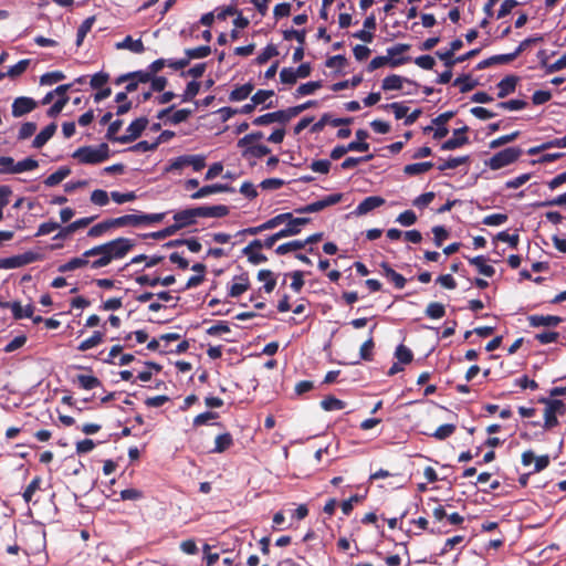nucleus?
<instances>
[{
	"label": "nucleus",
	"instance_id": "1",
	"mask_svg": "<svg viewBox=\"0 0 566 566\" xmlns=\"http://www.w3.org/2000/svg\"><path fill=\"white\" fill-rule=\"evenodd\" d=\"M136 245L135 240L119 237L103 244L88 249L95 258L91 262L92 269H101L109 265L113 261L124 259Z\"/></svg>",
	"mask_w": 566,
	"mask_h": 566
},
{
	"label": "nucleus",
	"instance_id": "2",
	"mask_svg": "<svg viewBox=\"0 0 566 566\" xmlns=\"http://www.w3.org/2000/svg\"><path fill=\"white\" fill-rule=\"evenodd\" d=\"M230 212L226 205L202 206L180 210L174 214L175 223L172 224L177 232L184 228L197 223V218H223Z\"/></svg>",
	"mask_w": 566,
	"mask_h": 566
},
{
	"label": "nucleus",
	"instance_id": "3",
	"mask_svg": "<svg viewBox=\"0 0 566 566\" xmlns=\"http://www.w3.org/2000/svg\"><path fill=\"white\" fill-rule=\"evenodd\" d=\"M72 156L81 164L97 165L109 158V147L106 143H102L97 147L83 146L77 148Z\"/></svg>",
	"mask_w": 566,
	"mask_h": 566
},
{
	"label": "nucleus",
	"instance_id": "4",
	"mask_svg": "<svg viewBox=\"0 0 566 566\" xmlns=\"http://www.w3.org/2000/svg\"><path fill=\"white\" fill-rule=\"evenodd\" d=\"M539 403L545 405L544 409V423L543 427L546 430H551L558 426L557 416H564L566 413V405L563 400L541 397Z\"/></svg>",
	"mask_w": 566,
	"mask_h": 566
},
{
	"label": "nucleus",
	"instance_id": "5",
	"mask_svg": "<svg viewBox=\"0 0 566 566\" xmlns=\"http://www.w3.org/2000/svg\"><path fill=\"white\" fill-rule=\"evenodd\" d=\"M522 153L523 151L520 147H507L494 154L489 160L485 161V166L492 170H499L515 163Z\"/></svg>",
	"mask_w": 566,
	"mask_h": 566
},
{
	"label": "nucleus",
	"instance_id": "6",
	"mask_svg": "<svg viewBox=\"0 0 566 566\" xmlns=\"http://www.w3.org/2000/svg\"><path fill=\"white\" fill-rule=\"evenodd\" d=\"M41 260H43L42 254L33 251H27L22 254L0 259V269H18Z\"/></svg>",
	"mask_w": 566,
	"mask_h": 566
},
{
	"label": "nucleus",
	"instance_id": "7",
	"mask_svg": "<svg viewBox=\"0 0 566 566\" xmlns=\"http://www.w3.org/2000/svg\"><path fill=\"white\" fill-rule=\"evenodd\" d=\"M342 199H343L342 193H332L329 196H326L322 200L308 203L301 208H296L295 212L300 213V214L318 212L327 207H331V206H334V205L340 202Z\"/></svg>",
	"mask_w": 566,
	"mask_h": 566
},
{
	"label": "nucleus",
	"instance_id": "8",
	"mask_svg": "<svg viewBox=\"0 0 566 566\" xmlns=\"http://www.w3.org/2000/svg\"><path fill=\"white\" fill-rule=\"evenodd\" d=\"M149 120L145 116L133 120L126 129L127 134L120 136V144H128L139 138L143 132L146 129Z\"/></svg>",
	"mask_w": 566,
	"mask_h": 566
},
{
	"label": "nucleus",
	"instance_id": "9",
	"mask_svg": "<svg viewBox=\"0 0 566 566\" xmlns=\"http://www.w3.org/2000/svg\"><path fill=\"white\" fill-rule=\"evenodd\" d=\"M291 119L290 111L286 108L258 116L253 119L252 124L256 126H264L277 122L284 125Z\"/></svg>",
	"mask_w": 566,
	"mask_h": 566
},
{
	"label": "nucleus",
	"instance_id": "10",
	"mask_svg": "<svg viewBox=\"0 0 566 566\" xmlns=\"http://www.w3.org/2000/svg\"><path fill=\"white\" fill-rule=\"evenodd\" d=\"M38 106V103L32 97L20 96L17 97L11 106L13 117H21L25 114L31 113Z\"/></svg>",
	"mask_w": 566,
	"mask_h": 566
},
{
	"label": "nucleus",
	"instance_id": "11",
	"mask_svg": "<svg viewBox=\"0 0 566 566\" xmlns=\"http://www.w3.org/2000/svg\"><path fill=\"white\" fill-rule=\"evenodd\" d=\"M468 130H469L468 126H463L461 128L454 129L453 136L450 139L443 142L441 144V149L442 150H453V149H457V148H460V147L467 145L469 143V138L467 136Z\"/></svg>",
	"mask_w": 566,
	"mask_h": 566
},
{
	"label": "nucleus",
	"instance_id": "12",
	"mask_svg": "<svg viewBox=\"0 0 566 566\" xmlns=\"http://www.w3.org/2000/svg\"><path fill=\"white\" fill-rule=\"evenodd\" d=\"M92 256H95V254L88 253V250H86L85 252L82 253L81 256L72 258L67 262L61 264L57 268V271L60 273H66V272H71V271H74L77 269L85 268L87 265L91 266L92 261H90V258H92Z\"/></svg>",
	"mask_w": 566,
	"mask_h": 566
},
{
	"label": "nucleus",
	"instance_id": "13",
	"mask_svg": "<svg viewBox=\"0 0 566 566\" xmlns=\"http://www.w3.org/2000/svg\"><path fill=\"white\" fill-rule=\"evenodd\" d=\"M454 112H444L432 119V125L436 126L433 132V139L440 140L449 134L447 123L454 116Z\"/></svg>",
	"mask_w": 566,
	"mask_h": 566
},
{
	"label": "nucleus",
	"instance_id": "14",
	"mask_svg": "<svg viewBox=\"0 0 566 566\" xmlns=\"http://www.w3.org/2000/svg\"><path fill=\"white\" fill-rule=\"evenodd\" d=\"M527 322L531 327H556L564 318L556 315H530L527 316Z\"/></svg>",
	"mask_w": 566,
	"mask_h": 566
},
{
	"label": "nucleus",
	"instance_id": "15",
	"mask_svg": "<svg viewBox=\"0 0 566 566\" xmlns=\"http://www.w3.org/2000/svg\"><path fill=\"white\" fill-rule=\"evenodd\" d=\"M409 61H410L409 56H402L399 59H391L388 56H376L369 62L367 70H368V72H373V71H375L384 65H387V64L390 65L391 67H397V66H400Z\"/></svg>",
	"mask_w": 566,
	"mask_h": 566
},
{
	"label": "nucleus",
	"instance_id": "16",
	"mask_svg": "<svg viewBox=\"0 0 566 566\" xmlns=\"http://www.w3.org/2000/svg\"><path fill=\"white\" fill-rule=\"evenodd\" d=\"M234 283L229 289V296L231 297H239L244 292H247L250 286V277L248 272H243L240 275H235L233 277Z\"/></svg>",
	"mask_w": 566,
	"mask_h": 566
},
{
	"label": "nucleus",
	"instance_id": "17",
	"mask_svg": "<svg viewBox=\"0 0 566 566\" xmlns=\"http://www.w3.org/2000/svg\"><path fill=\"white\" fill-rule=\"evenodd\" d=\"M310 221V218H294L291 213V219L286 220L285 228L281 229L279 232L282 239L296 235L301 232V226L307 224Z\"/></svg>",
	"mask_w": 566,
	"mask_h": 566
},
{
	"label": "nucleus",
	"instance_id": "18",
	"mask_svg": "<svg viewBox=\"0 0 566 566\" xmlns=\"http://www.w3.org/2000/svg\"><path fill=\"white\" fill-rule=\"evenodd\" d=\"M233 188L227 184H213V185H207L198 189L196 192H193L190 198L191 199H201L205 197H208L212 193H220V192H232Z\"/></svg>",
	"mask_w": 566,
	"mask_h": 566
},
{
	"label": "nucleus",
	"instance_id": "19",
	"mask_svg": "<svg viewBox=\"0 0 566 566\" xmlns=\"http://www.w3.org/2000/svg\"><path fill=\"white\" fill-rule=\"evenodd\" d=\"M385 199L379 196L366 197L355 209L357 216H363L385 205Z\"/></svg>",
	"mask_w": 566,
	"mask_h": 566
},
{
	"label": "nucleus",
	"instance_id": "20",
	"mask_svg": "<svg viewBox=\"0 0 566 566\" xmlns=\"http://www.w3.org/2000/svg\"><path fill=\"white\" fill-rule=\"evenodd\" d=\"M380 268H381V274L388 281H390L395 285L396 289L400 290V289L405 287L407 280L405 279L403 275L396 272L388 262H381Z\"/></svg>",
	"mask_w": 566,
	"mask_h": 566
},
{
	"label": "nucleus",
	"instance_id": "21",
	"mask_svg": "<svg viewBox=\"0 0 566 566\" xmlns=\"http://www.w3.org/2000/svg\"><path fill=\"white\" fill-rule=\"evenodd\" d=\"M403 82L413 85L415 87H419L420 85L417 82H413L411 80L405 78L397 74H391L386 76L382 80L381 88L384 91H396L401 90Z\"/></svg>",
	"mask_w": 566,
	"mask_h": 566
},
{
	"label": "nucleus",
	"instance_id": "22",
	"mask_svg": "<svg viewBox=\"0 0 566 566\" xmlns=\"http://www.w3.org/2000/svg\"><path fill=\"white\" fill-rule=\"evenodd\" d=\"M518 76L516 75H507L504 78H502L497 83V97L504 98L507 95L515 92L516 85L518 83Z\"/></svg>",
	"mask_w": 566,
	"mask_h": 566
},
{
	"label": "nucleus",
	"instance_id": "23",
	"mask_svg": "<svg viewBox=\"0 0 566 566\" xmlns=\"http://www.w3.org/2000/svg\"><path fill=\"white\" fill-rule=\"evenodd\" d=\"M56 124L51 123L46 127H44L33 139L32 147L33 148H42L55 134Z\"/></svg>",
	"mask_w": 566,
	"mask_h": 566
},
{
	"label": "nucleus",
	"instance_id": "24",
	"mask_svg": "<svg viewBox=\"0 0 566 566\" xmlns=\"http://www.w3.org/2000/svg\"><path fill=\"white\" fill-rule=\"evenodd\" d=\"M117 50H128L133 53L140 54L145 51V45L140 39L134 40L130 35L124 38L122 42L115 44Z\"/></svg>",
	"mask_w": 566,
	"mask_h": 566
},
{
	"label": "nucleus",
	"instance_id": "25",
	"mask_svg": "<svg viewBox=\"0 0 566 566\" xmlns=\"http://www.w3.org/2000/svg\"><path fill=\"white\" fill-rule=\"evenodd\" d=\"M254 85L252 83H245L241 86H237L230 92L229 99L231 102L244 101L253 92Z\"/></svg>",
	"mask_w": 566,
	"mask_h": 566
},
{
	"label": "nucleus",
	"instance_id": "26",
	"mask_svg": "<svg viewBox=\"0 0 566 566\" xmlns=\"http://www.w3.org/2000/svg\"><path fill=\"white\" fill-rule=\"evenodd\" d=\"M70 174L71 169L67 166H62L55 172L48 176L43 182L46 187H54L62 182Z\"/></svg>",
	"mask_w": 566,
	"mask_h": 566
},
{
	"label": "nucleus",
	"instance_id": "27",
	"mask_svg": "<svg viewBox=\"0 0 566 566\" xmlns=\"http://www.w3.org/2000/svg\"><path fill=\"white\" fill-rule=\"evenodd\" d=\"M470 264L476 266L480 274L491 277L495 273V269L492 265L485 263V258L483 255H478L474 258L468 259Z\"/></svg>",
	"mask_w": 566,
	"mask_h": 566
},
{
	"label": "nucleus",
	"instance_id": "28",
	"mask_svg": "<svg viewBox=\"0 0 566 566\" xmlns=\"http://www.w3.org/2000/svg\"><path fill=\"white\" fill-rule=\"evenodd\" d=\"M105 333L101 331H95L93 335L83 342L80 343L77 346V350L80 352H86L93 347L98 346L104 340Z\"/></svg>",
	"mask_w": 566,
	"mask_h": 566
},
{
	"label": "nucleus",
	"instance_id": "29",
	"mask_svg": "<svg viewBox=\"0 0 566 566\" xmlns=\"http://www.w3.org/2000/svg\"><path fill=\"white\" fill-rule=\"evenodd\" d=\"M433 166L434 165L431 161L409 164L403 167V172L407 176H417L429 171Z\"/></svg>",
	"mask_w": 566,
	"mask_h": 566
},
{
	"label": "nucleus",
	"instance_id": "30",
	"mask_svg": "<svg viewBox=\"0 0 566 566\" xmlns=\"http://www.w3.org/2000/svg\"><path fill=\"white\" fill-rule=\"evenodd\" d=\"M233 446V438L230 432H224L216 437L212 452L222 453Z\"/></svg>",
	"mask_w": 566,
	"mask_h": 566
},
{
	"label": "nucleus",
	"instance_id": "31",
	"mask_svg": "<svg viewBox=\"0 0 566 566\" xmlns=\"http://www.w3.org/2000/svg\"><path fill=\"white\" fill-rule=\"evenodd\" d=\"M271 153V149L265 145H253L243 149L242 157L249 159L253 158H262Z\"/></svg>",
	"mask_w": 566,
	"mask_h": 566
},
{
	"label": "nucleus",
	"instance_id": "32",
	"mask_svg": "<svg viewBox=\"0 0 566 566\" xmlns=\"http://www.w3.org/2000/svg\"><path fill=\"white\" fill-rule=\"evenodd\" d=\"M111 224L113 228L138 227V214H125L118 218H112Z\"/></svg>",
	"mask_w": 566,
	"mask_h": 566
},
{
	"label": "nucleus",
	"instance_id": "33",
	"mask_svg": "<svg viewBox=\"0 0 566 566\" xmlns=\"http://www.w3.org/2000/svg\"><path fill=\"white\" fill-rule=\"evenodd\" d=\"M471 158L469 155L460 156V157H450L448 160L443 161L438 166L440 171H444L447 169H455L461 165H468Z\"/></svg>",
	"mask_w": 566,
	"mask_h": 566
},
{
	"label": "nucleus",
	"instance_id": "34",
	"mask_svg": "<svg viewBox=\"0 0 566 566\" xmlns=\"http://www.w3.org/2000/svg\"><path fill=\"white\" fill-rule=\"evenodd\" d=\"M476 84L478 82L473 80L470 74L460 75L453 81V85L459 86L461 93H468L472 91Z\"/></svg>",
	"mask_w": 566,
	"mask_h": 566
},
{
	"label": "nucleus",
	"instance_id": "35",
	"mask_svg": "<svg viewBox=\"0 0 566 566\" xmlns=\"http://www.w3.org/2000/svg\"><path fill=\"white\" fill-rule=\"evenodd\" d=\"M11 311L14 319H22L24 317H32L34 312V306L32 304H28L24 308L21 306L20 302H12Z\"/></svg>",
	"mask_w": 566,
	"mask_h": 566
},
{
	"label": "nucleus",
	"instance_id": "36",
	"mask_svg": "<svg viewBox=\"0 0 566 566\" xmlns=\"http://www.w3.org/2000/svg\"><path fill=\"white\" fill-rule=\"evenodd\" d=\"M76 381H77L78 386L85 390H91V389L102 386L101 380L97 377L92 376V375H82V374L77 375Z\"/></svg>",
	"mask_w": 566,
	"mask_h": 566
},
{
	"label": "nucleus",
	"instance_id": "37",
	"mask_svg": "<svg viewBox=\"0 0 566 566\" xmlns=\"http://www.w3.org/2000/svg\"><path fill=\"white\" fill-rule=\"evenodd\" d=\"M322 86H323L322 81H312V82L301 84L296 88L294 96L297 98L301 96H306V95L313 94L315 91H317Z\"/></svg>",
	"mask_w": 566,
	"mask_h": 566
},
{
	"label": "nucleus",
	"instance_id": "38",
	"mask_svg": "<svg viewBox=\"0 0 566 566\" xmlns=\"http://www.w3.org/2000/svg\"><path fill=\"white\" fill-rule=\"evenodd\" d=\"M424 313L431 319H440L446 315V307L442 303L431 302L427 305Z\"/></svg>",
	"mask_w": 566,
	"mask_h": 566
},
{
	"label": "nucleus",
	"instance_id": "39",
	"mask_svg": "<svg viewBox=\"0 0 566 566\" xmlns=\"http://www.w3.org/2000/svg\"><path fill=\"white\" fill-rule=\"evenodd\" d=\"M95 22V17L92 15V17H88L86 18L82 23L81 25L78 27L77 29V34H76V45L77 46H81L86 34L91 31L93 24Z\"/></svg>",
	"mask_w": 566,
	"mask_h": 566
},
{
	"label": "nucleus",
	"instance_id": "40",
	"mask_svg": "<svg viewBox=\"0 0 566 566\" xmlns=\"http://www.w3.org/2000/svg\"><path fill=\"white\" fill-rule=\"evenodd\" d=\"M283 39L285 41H292L296 40L298 45H305L306 44V30H295V29H287L282 32Z\"/></svg>",
	"mask_w": 566,
	"mask_h": 566
},
{
	"label": "nucleus",
	"instance_id": "41",
	"mask_svg": "<svg viewBox=\"0 0 566 566\" xmlns=\"http://www.w3.org/2000/svg\"><path fill=\"white\" fill-rule=\"evenodd\" d=\"M321 407L325 411L342 410L346 407V402L334 396H327L321 401Z\"/></svg>",
	"mask_w": 566,
	"mask_h": 566
},
{
	"label": "nucleus",
	"instance_id": "42",
	"mask_svg": "<svg viewBox=\"0 0 566 566\" xmlns=\"http://www.w3.org/2000/svg\"><path fill=\"white\" fill-rule=\"evenodd\" d=\"M57 96L59 98L55 99V103L46 111V115L51 118H55L63 111L70 99L67 93Z\"/></svg>",
	"mask_w": 566,
	"mask_h": 566
},
{
	"label": "nucleus",
	"instance_id": "43",
	"mask_svg": "<svg viewBox=\"0 0 566 566\" xmlns=\"http://www.w3.org/2000/svg\"><path fill=\"white\" fill-rule=\"evenodd\" d=\"M111 229H113V226L111 224V219H106L93 227L90 228L87 231V237L90 238H98L108 232Z\"/></svg>",
	"mask_w": 566,
	"mask_h": 566
},
{
	"label": "nucleus",
	"instance_id": "44",
	"mask_svg": "<svg viewBox=\"0 0 566 566\" xmlns=\"http://www.w3.org/2000/svg\"><path fill=\"white\" fill-rule=\"evenodd\" d=\"M279 55L277 48L274 44H268L263 51L255 57L254 62L258 65L265 64L270 59Z\"/></svg>",
	"mask_w": 566,
	"mask_h": 566
},
{
	"label": "nucleus",
	"instance_id": "45",
	"mask_svg": "<svg viewBox=\"0 0 566 566\" xmlns=\"http://www.w3.org/2000/svg\"><path fill=\"white\" fill-rule=\"evenodd\" d=\"M164 256L163 255H153L147 256L145 254H139L134 256L129 263H127L125 266H128L129 264H136L143 261H146V268H153L163 262Z\"/></svg>",
	"mask_w": 566,
	"mask_h": 566
},
{
	"label": "nucleus",
	"instance_id": "46",
	"mask_svg": "<svg viewBox=\"0 0 566 566\" xmlns=\"http://www.w3.org/2000/svg\"><path fill=\"white\" fill-rule=\"evenodd\" d=\"M39 167V161L33 159L32 157L24 158L14 166V174H21L24 171H31Z\"/></svg>",
	"mask_w": 566,
	"mask_h": 566
},
{
	"label": "nucleus",
	"instance_id": "47",
	"mask_svg": "<svg viewBox=\"0 0 566 566\" xmlns=\"http://www.w3.org/2000/svg\"><path fill=\"white\" fill-rule=\"evenodd\" d=\"M455 429H457L455 424L446 423V424L438 427L436 429V431L433 433H431L430 436L437 440L442 441V440H446L447 438H449L450 436H452L454 433Z\"/></svg>",
	"mask_w": 566,
	"mask_h": 566
},
{
	"label": "nucleus",
	"instance_id": "48",
	"mask_svg": "<svg viewBox=\"0 0 566 566\" xmlns=\"http://www.w3.org/2000/svg\"><path fill=\"white\" fill-rule=\"evenodd\" d=\"M123 126L122 119H116L112 123H109L105 138L113 143H119L120 144V136H117V133L120 130Z\"/></svg>",
	"mask_w": 566,
	"mask_h": 566
},
{
	"label": "nucleus",
	"instance_id": "49",
	"mask_svg": "<svg viewBox=\"0 0 566 566\" xmlns=\"http://www.w3.org/2000/svg\"><path fill=\"white\" fill-rule=\"evenodd\" d=\"M65 78V74L62 71H53L48 72L41 75L40 77V84L41 85H53L60 81H63Z\"/></svg>",
	"mask_w": 566,
	"mask_h": 566
},
{
	"label": "nucleus",
	"instance_id": "50",
	"mask_svg": "<svg viewBox=\"0 0 566 566\" xmlns=\"http://www.w3.org/2000/svg\"><path fill=\"white\" fill-rule=\"evenodd\" d=\"M395 357L398 359V361L400 364H405L406 365V364H409V363L412 361L413 354H412L411 349H409L403 344H400L396 348Z\"/></svg>",
	"mask_w": 566,
	"mask_h": 566
},
{
	"label": "nucleus",
	"instance_id": "51",
	"mask_svg": "<svg viewBox=\"0 0 566 566\" xmlns=\"http://www.w3.org/2000/svg\"><path fill=\"white\" fill-rule=\"evenodd\" d=\"M210 53L211 48L209 45H200L197 48L185 50V54L191 60L207 57Z\"/></svg>",
	"mask_w": 566,
	"mask_h": 566
},
{
	"label": "nucleus",
	"instance_id": "52",
	"mask_svg": "<svg viewBox=\"0 0 566 566\" xmlns=\"http://www.w3.org/2000/svg\"><path fill=\"white\" fill-rule=\"evenodd\" d=\"M73 84L74 83L59 85L56 88L45 94V96L41 99V104H50L55 95H63L64 93H67V91L71 90V87L73 86Z\"/></svg>",
	"mask_w": 566,
	"mask_h": 566
},
{
	"label": "nucleus",
	"instance_id": "53",
	"mask_svg": "<svg viewBox=\"0 0 566 566\" xmlns=\"http://www.w3.org/2000/svg\"><path fill=\"white\" fill-rule=\"evenodd\" d=\"M301 249H303L302 240H294V241H290V242L280 244L275 249V253L279 254V255H284V254H286L289 252L298 251Z\"/></svg>",
	"mask_w": 566,
	"mask_h": 566
},
{
	"label": "nucleus",
	"instance_id": "54",
	"mask_svg": "<svg viewBox=\"0 0 566 566\" xmlns=\"http://www.w3.org/2000/svg\"><path fill=\"white\" fill-rule=\"evenodd\" d=\"M29 64H30V60H28V59L21 60L17 64L11 66L8 70V72L4 74H6V76H9L10 78H15L27 71Z\"/></svg>",
	"mask_w": 566,
	"mask_h": 566
},
{
	"label": "nucleus",
	"instance_id": "55",
	"mask_svg": "<svg viewBox=\"0 0 566 566\" xmlns=\"http://www.w3.org/2000/svg\"><path fill=\"white\" fill-rule=\"evenodd\" d=\"M200 91V83L197 81H191L187 84L186 90L184 94L181 95L182 102H190L192 101Z\"/></svg>",
	"mask_w": 566,
	"mask_h": 566
},
{
	"label": "nucleus",
	"instance_id": "56",
	"mask_svg": "<svg viewBox=\"0 0 566 566\" xmlns=\"http://www.w3.org/2000/svg\"><path fill=\"white\" fill-rule=\"evenodd\" d=\"M192 112L193 111L190 108L178 109L174 112L171 116L168 117L167 122L174 125L180 124L182 122H186L192 115Z\"/></svg>",
	"mask_w": 566,
	"mask_h": 566
},
{
	"label": "nucleus",
	"instance_id": "57",
	"mask_svg": "<svg viewBox=\"0 0 566 566\" xmlns=\"http://www.w3.org/2000/svg\"><path fill=\"white\" fill-rule=\"evenodd\" d=\"M384 109H391L395 114L396 119L406 118L409 108L402 103L394 102L381 106Z\"/></svg>",
	"mask_w": 566,
	"mask_h": 566
},
{
	"label": "nucleus",
	"instance_id": "58",
	"mask_svg": "<svg viewBox=\"0 0 566 566\" xmlns=\"http://www.w3.org/2000/svg\"><path fill=\"white\" fill-rule=\"evenodd\" d=\"M520 136V132L515 130L511 134L500 136L490 143V148L495 149L503 145L514 142Z\"/></svg>",
	"mask_w": 566,
	"mask_h": 566
},
{
	"label": "nucleus",
	"instance_id": "59",
	"mask_svg": "<svg viewBox=\"0 0 566 566\" xmlns=\"http://www.w3.org/2000/svg\"><path fill=\"white\" fill-rule=\"evenodd\" d=\"M41 482L42 479L40 476H34L32 481L29 483V485L25 488L22 496L27 503H29L32 500L35 491L40 489Z\"/></svg>",
	"mask_w": 566,
	"mask_h": 566
},
{
	"label": "nucleus",
	"instance_id": "60",
	"mask_svg": "<svg viewBox=\"0 0 566 566\" xmlns=\"http://www.w3.org/2000/svg\"><path fill=\"white\" fill-rule=\"evenodd\" d=\"M263 138V133L262 132H252L245 136H243L242 138H240L238 140V147L240 148H247L249 146H253V143L254 142H258L260 139Z\"/></svg>",
	"mask_w": 566,
	"mask_h": 566
},
{
	"label": "nucleus",
	"instance_id": "61",
	"mask_svg": "<svg viewBox=\"0 0 566 566\" xmlns=\"http://www.w3.org/2000/svg\"><path fill=\"white\" fill-rule=\"evenodd\" d=\"M375 347V343L373 337L370 336L366 342L363 343L359 349V355L363 360L370 361L373 360V349Z\"/></svg>",
	"mask_w": 566,
	"mask_h": 566
},
{
	"label": "nucleus",
	"instance_id": "62",
	"mask_svg": "<svg viewBox=\"0 0 566 566\" xmlns=\"http://www.w3.org/2000/svg\"><path fill=\"white\" fill-rule=\"evenodd\" d=\"M36 124L33 122L23 123L18 133V139L24 140L31 137L36 132Z\"/></svg>",
	"mask_w": 566,
	"mask_h": 566
},
{
	"label": "nucleus",
	"instance_id": "63",
	"mask_svg": "<svg viewBox=\"0 0 566 566\" xmlns=\"http://www.w3.org/2000/svg\"><path fill=\"white\" fill-rule=\"evenodd\" d=\"M509 217L505 213H493L484 217L482 223L490 227L501 226L507 221Z\"/></svg>",
	"mask_w": 566,
	"mask_h": 566
},
{
	"label": "nucleus",
	"instance_id": "64",
	"mask_svg": "<svg viewBox=\"0 0 566 566\" xmlns=\"http://www.w3.org/2000/svg\"><path fill=\"white\" fill-rule=\"evenodd\" d=\"M297 75L293 67H283L280 72V81L283 84L294 85L297 82Z\"/></svg>",
	"mask_w": 566,
	"mask_h": 566
}]
</instances>
